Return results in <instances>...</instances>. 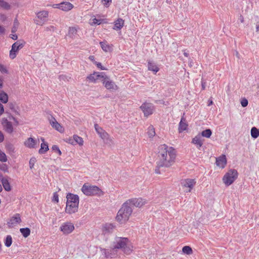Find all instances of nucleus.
<instances>
[{
    "label": "nucleus",
    "mask_w": 259,
    "mask_h": 259,
    "mask_svg": "<svg viewBox=\"0 0 259 259\" xmlns=\"http://www.w3.org/2000/svg\"><path fill=\"white\" fill-rule=\"evenodd\" d=\"M21 222L20 215L16 213L10 218L7 224L9 228H12Z\"/></svg>",
    "instance_id": "nucleus-14"
},
{
    "label": "nucleus",
    "mask_w": 259,
    "mask_h": 259,
    "mask_svg": "<svg viewBox=\"0 0 259 259\" xmlns=\"http://www.w3.org/2000/svg\"><path fill=\"white\" fill-rule=\"evenodd\" d=\"M36 144V140L32 138H28L27 140L24 142L25 146L29 148H35Z\"/></svg>",
    "instance_id": "nucleus-27"
},
{
    "label": "nucleus",
    "mask_w": 259,
    "mask_h": 259,
    "mask_svg": "<svg viewBox=\"0 0 259 259\" xmlns=\"http://www.w3.org/2000/svg\"><path fill=\"white\" fill-rule=\"evenodd\" d=\"M0 71L3 73H7L8 72L6 67L3 65H0Z\"/></svg>",
    "instance_id": "nucleus-44"
},
{
    "label": "nucleus",
    "mask_w": 259,
    "mask_h": 259,
    "mask_svg": "<svg viewBox=\"0 0 259 259\" xmlns=\"http://www.w3.org/2000/svg\"><path fill=\"white\" fill-rule=\"evenodd\" d=\"M100 44L104 51L108 52L111 51V47L107 43L105 42H100Z\"/></svg>",
    "instance_id": "nucleus-32"
},
{
    "label": "nucleus",
    "mask_w": 259,
    "mask_h": 259,
    "mask_svg": "<svg viewBox=\"0 0 259 259\" xmlns=\"http://www.w3.org/2000/svg\"><path fill=\"white\" fill-rule=\"evenodd\" d=\"M124 21L122 19H121V18L117 19L114 22V27L113 28V29H114L115 30H121L124 25Z\"/></svg>",
    "instance_id": "nucleus-22"
},
{
    "label": "nucleus",
    "mask_w": 259,
    "mask_h": 259,
    "mask_svg": "<svg viewBox=\"0 0 259 259\" xmlns=\"http://www.w3.org/2000/svg\"><path fill=\"white\" fill-rule=\"evenodd\" d=\"M238 172L235 169H231L225 174L223 178V181L226 186L231 185L237 178Z\"/></svg>",
    "instance_id": "nucleus-4"
},
{
    "label": "nucleus",
    "mask_w": 259,
    "mask_h": 259,
    "mask_svg": "<svg viewBox=\"0 0 259 259\" xmlns=\"http://www.w3.org/2000/svg\"><path fill=\"white\" fill-rule=\"evenodd\" d=\"M203 143V140L200 134H198L192 140V143L194 144L197 149H200L202 147Z\"/></svg>",
    "instance_id": "nucleus-19"
},
{
    "label": "nucleus",
    "mask_w": 259,
    "mask_h": 259,
    "mask_svg": "<svg viewBox=\"0 0 259 259\" xmlns=\"http://www.w3.org/2000/svg\"><path fill=\"white\" fill-rule=\"evenodd\" d=\"M78 29V27H70L68 29V35L72 38L76 37Z\"/></svg>",
    "instance_id": "nucleus-23"
},
{
    "label": "nucleus",
    "mask_w": 259,
    "mask_h": 259,
    "mask_svg": "<svg viewBox=\"0 0 259 259\" xmlns=\"http://www.w3.org/2000/svg\"><path fill=\"white\" fill-rule=\"evenodd\" d=\"M3 86V79L0 78V88H2Z\"/></svg>",
    "instance_id": "nucleus-60"
},
{
    "label": "nucleus",
    "mask_w": 259,
    "mask_h": 259,
    "mask_svg": "<svg viewBox=\"0 0 259 259\" xmlns=\"http://www.w3.org/2000/svg\"><path fill=\"white\" fill-rule=\"evenodd\" d=\"M212 104H213V102H212V100H209L208 101V106L211 105Z\"/></svg>",
    "instance_id": "nucleus-63"
},
{
    "label": "nucleus",
    "mask_w": 259,
    "mask_h": 259,
    "mask_svg": "<svg viewBox=\"0 0 259 259\" xmlns=\"http://www.w3.org/2000/svg\"><path fill=\"white\" fill-rule=\"evenodd\" d=\"M67 202L65 211L69 214H72L78 210L79 197L77 195L68 193L66 196Z\"/></svg>",
    "instance_id": "nucleus-2"
},
{
    "label": "nucleus",
    "mask_w": 259,
    "mask_h": 259,
    "mask_svg": "<svg viewBox=\"0 0 259 259\" xmlns=\"http://www.w3.org/2000/svg\"><path fill=\"white\" fill-rule=\"evenodd\" d=\"M0 161L2 162H6L7 161L6 154L1 151H0Z\"/></svg>",
    "instance_id": "nucleus-40"
},
{
    "label": "nucleus",
    "mask_w": 259,
    "mask_h": 259,
    "mask_svg": "<svg viewBox=\"0 0 259 259\" xmlns=\"http://www.w3.org/2000/svg\"><path fill=\"white\" fill-rule=\"evenodd\" d=\"M12 243V238L11 236L8 235L5 241V245L7 247H10Z\"/></svg>",
    "instance_id": "nucleus-37"
},
{
    "label": "nucleus",
    "mask_w": 259,
    "mask_h": 259,
    "mask_svg": "<svg viewBox=\"0 0 259 259\" xmlns=\"http://www.w3.org/2000/svg\"><path fill=\"white\" fill-rule=\"evenodd\" d=\"M23 47V45L19 41H16L14 43L12 46L11 50L10 51L9 56L12 59H14L16 58L18 52L22 49Z\"/></svg>",
    "instance_id": "nucleus-9"
},
{
    "label": "nucleus",
    "mask_w": 259,
    "mask_h": 259,
    "mask_svg": "<svg viewBox=\"0 0 259 259\" xmlns=\"http://www.w3.org/2000/svg\"><path fill=\"white\" fill-rule=\"evenodd\" d=\"M212 134V132L210 129H206L205 130L203 131L200 135L201 137H205L207 138H209L210 137Z\"/></svg>",
    "instance_id": "nucleus-34"
},
{
    "label": "nucleus",
    "mask_w": 259,
    "mask_h": 259,
    "mask_svg": "<svg viewBox=\"0 0 259 259\" xmlns=\"http://www.w3.org/2000/svg\"><path fill=\"white\" fill-rule=\"evenodd\" d=\"M65 78V76L63 75L60 76V79H64Z\"/></svg>",
    "instance_id": "nucleus-64"
},
{
    "label": "nucleus",
    "mask_w": 259,
    "mask_h": 259,
    "mask_svg": "<svg viewBox=\"0 0 259 259\" xmlns=\"http://www.w3.org/2000/svg\"><path fill=\"white\" fill-rule=\"evenodd\" d=\"M160 167H158V165L157 164V167H156V168L155 169V173H156L157 174H160V170H159V168Z\"/></svg>",
    "instance_id": "nucleus-57"
},
{
    "label": "nucleus",
    "mask_w": 259,
    "mask_h": 259,
    "mask_svg": "<svg viewBox=\"0 0 259 259\" xmlns=\"http://www.w3.org/2000/svg\"><path fill=\"white\" fill-rule=\"evenodd\" d=\"M147 133L150 138H153L155 136V129L152 125H150L149 126L148 128Z\"/></svg>",
    "instance_id": "nucleus-36"
},
{
    "label": "nucleus",
    "mask_w": 259,
    "mask_h": 259,
    "mask_svg": "<svg viewBox=\"0 0 259 259\" xmlns=\"http://www.w3.org/2000/svg\"><path fill=\"white\" fill-rule=\"evenodd\" d=\"M158 161L157 164L158 167H169L175 162L176 153L175 150L165 144L161 145L158 147Z\"/></svg>",
    "instance_id": "nucleus-1"
},
{
    "label": "nucleus",
    "mask_w": 259,
    "mask_h": 259,
    "mask_svg": "<svg viewBox=\"0 0 259 259\" xmlns=\"http://www.w3.org/2000/svg\"><path fill=\"white\" fill-rule=\"evenodd\" d=\"M115 226L113 224H105L102 227V232L104 235H108L112 233L114 229Z\"/></svg>",
    "instance_id": "nucleus-17"
},
{
    "label": "nucleus",
    "mask_w": 259,
    "mask_h": 259,
    "mask_svg": "<svg viewBox=\"0 0 259 259\" xmlns=\"http://www.w3.org/2000/svg\"><path fill=\"white\" fill-rule=\"evenodd\" d=\"M126 202L130 206V207L135 206L136 207H140L145 203V201L141 198L129 199Z\"/></svg>",
    "instance_id": "nucleus-13"
},
{
    "label": "nucleus",
    "mask_w": 259,
    "mask_h": 259,
    "mask_svg": "<svg viewBox=\"0 0 259 259\" xmlns=\"http://www.w3.org/2000/svg\"><path fill=\"white\" fill-rule=\"evenodd\" d=\"M102 81L107 89L112 90H116L117 89V86L113 81L109 79L105 74L104 78H103Z\"/></svg>",
    "instance_id": "nucleus-12"
},
{
    "label": "nucleus",
    "mask_w": 259,
    "mask_h": 259,
    "mask_svg": "<svg viewBox=\"0 0 259 259\" xmlns=\"http://www.w3.org/2000/svg\"><path fill=\"white\" fill-rule=\"evenodd\" d=\"M182 251L187 254H191L192 253V248L189 246H185L183 247Z\"/></svg>",
    "instance_id": "nucleus-38"
},
{
    "label": "nucleus",
    "mask_w": 259,
    "mask_h": 259,
    "mask_svg": "<svg viewBox=\"0 0 259 259\" xmlns=\"http://www.w3.org/2000/svg\"><path fill=\"white\" fill-rule=\"evenodd\" d=\"M36 162V159L34 157L31 158L29 160V167L30 169H32L34 165Z\"/></svg>",
    "instance_id": "nucleus-42"
},
{
    "label": "nucleus",
    "mask_w": 259,
    "mask_h": 259,
    "mask_svg": "<svg viewBox=\"0 0 259 259\" xmlns=\"http://www.w3.org/2000/svg\"><path fill=\"white\" fill-rule=\"evenodd\" d=\"M103 21V19H98L95 18L92 20V22H91L90 23L92 25H96V24L100 25V24H101L102 23Z\"/></svg>",
    "instance_id": "nucleus-39"
},
{
    "label": "nucleus",
    "mask_w": 259,
    "mask_h": 259,
    "mask_svg": "<svg viewBox=\"0 0 259 259\" xmlns=\"http://www.w3.org/2000/svg\"><path fill=\"white\" fill-rule=\"evenodd\" d=\"M20 232L25 238L27 237L30 234V230L28 228H21Z\"/></svg>",
    "instance_id": "nucleus-30"
},
{
    "label": "nucleus",
    "mask_w": 259,
    "mask_h": 259,
    "mask_svg": "<svg viewBox=\"0 0 259 259\" xmlns=\"http://www.w3.org/2000/svg\"><path fill=\"white\" fill-rule=\"evenodd\" d=\"M2 124L7 133L11 134L13 132L12 124L7 118H4L2 119Z\"/></svg>",
    "instance_id": "nucleus-18"
},
{
    "label": "nucleus",
    "mask_w": 259,
    "mask_h": 259,
    "mask_svg": "<svg viewBox=\"0 0 259 259\" xmlns=\"http://www.w3.org/2000/svg\"><path fill=\"white\" fill-rule=\"evenodd\" d=\"M201 85L202 90H204L205 89L206 82L204 81L203 79H202L201 81Z\"/></svg>",
    "instance_id": "nucleus-54"
},
{
    "label": "nucleus",
    "mask_w": 259,
    "mask_h": 259,
    "mask_svg": "<svg viewBox=\"0 0 259 259\" xmlns=\"http://www.w3.org/2000/svg\"><path fill=\"white\" fill-rule=\"evenodd\" d=\"M251 136L253 139H256L259 136V130L255 127H252L251 129Z\"/></svg>",
    "instance_id": "nucleus-31"
},
{
    "label": "nucleus",
    "mask_w": 259,
    "mask_h": 259,
    "mask_svg": "<svg viewBox=\"0 0 259 259\" xmlns=\"http://www.w3.org/2000/svg\"><path fill=\"white\" fill-rule=\"evenodd\" d=\"M49 13L47 11H42L36 13V16L39 20H36L37 25H41L47 20Z\"/></svg>",
    "instance_id": "nucleus-11"
},
{
    "label": "nucleus",
    "mask_w": 259,
    "mask_h": 259,
    "mask_svg": "<svg viewBox=\"0 0 259 259\" xmlns=\"http://www.w3.org/2000/svg\"><path fill=\"white\" fill-rule=\"evenodd\" d=\"M50 124L51 126L58 132L62 133L64 131L63 127L59 123L56 119L53 116H51L49 118Z\"/></svg>",
    "instance_id": "nucleus-16"
},
{
    "label": "nucleus",
    "mask_w": 259,
    "mask_h": 259,
    "mask_svg": "<svg viewBox=\"0 0 259 259\" xmlns=\"http://www.w3.org/2000/svg\"><path fill=\"white\" fill-rule=\"evenodd\" d=\"M5 31V28L3 26L0 25V35L4 34Z\"/></svg>",
    "instance_id": "nucleus-49"
},
{
    "label": "nucleus",
    "mask_w": 259,
    "mask_h": 259,
    "mask_svg": "<svg viewBox=\"0 0 259 259\" xmlns=\"http://www.w3.org/2000/svg\"><path fill=\"white\" fill-rule=\"evenodd\" d=\"M4 112V108L3 105L0 103V115H2Z\"/></svg>",
    "instance_id": "nucleus-51"
},
{
    "label": "nucleus",
    "mask_w": 259,
    "mask_h": 259,
    "mask_svg": "<svg viewBox=\"0 0 259 259\" xmlns=\"http://www.w3.org/2000/svg\"><path fill=\"white\" fill-rule=\"evenodd\" d=\"M16 31V28L15 27H13L12 29V32L15 33Z\"/></svg>",
    "instance_id": "nucleus-62"
},
{
    "label": "nucleus",
    "mask_w": 259,
    "mask_h": 259,
    "mask_svg": "<svg viewBox=\"0 0 259 259\" xmlns=\"http://www.w3.org/2000/svg\"><path fill=\"white\" fill-rule=\"evenodd\" d=\"M66 142L71 145H74L75 143H74V136H73L72 138H69L67 139L66 140Z\"/></svg>",
    "instance_id": "nucleus-45"
},
{
    "label": "nucleus",
    "mask_w": 259,
    "mask_h": 259,
    "mask_svg": "<svg viewBox=\"0 0 259 259\" xmlns=\"http://www.w3.org/2000/svg\"><path fill=\"white\" fill-rule=\"evenodd\" d=\"M73 8V6L72 4L69 2H62L61 3V8L60 10L63 11H68L71 10Z\"/></svg>",
    "instance_id": "nucleus-25"
},
{
    "label": "nucleus",
    "mask_w": 259,
    "mask_h": 259,
    "mask_svg": "<svg viewBox=\"0 0 259 259\" xmlns=\"http://www.w3.org/2000/svg\"><path fill=\"white\" fill-rule=\"evenodd\" d=\"M4 140V136L3 133L0 131V142H2Z\"/></svg>",
    "instance_id": "nucleus-55"
},
{
    "label": "nucleus",
    "mask_w": 259,
    "mask_h": 259,
    "mask_svg": "<svg viewBox=\"0 0 259 259\" xmlns=\"http://www.w3.org/2000/svg\"><path fill=\"white\" fill-rule=\"evenodd\" d=\"M128 241L127 238L117 237L113 242V247L114 248L123 249L125 251V247Z\"/></svg>",
    "instance_id": "nucleus-6"
},
{
    "label": "nucleus",
    "mask_w": 259,
    "mask_h": 259,
    "mask_svg": "<svg viewBox=\"0 0 259 259\" xmlns=\"http://www.w3.org/2000/svg\"><path fill=\"white\" fill-rule=\"evenodd\" d=\"M89 59H90V60H91V61H94V59H95V57H94V56H90L89 57Z\"/></svg>",
    "instance_id": "nucleus-61"
},
{
    "label": "nucleus",
    "mask_w": 259,
    "mask_h": 259,
    "mask_svg": "<svg viewBox=\"0 0 259 259\" xmlns=\"http://www.w3.org/2000/svg\"><path fill=\"white\" fill-rule=\"evenodd\" d=\"M0 169L6 172H7L8 171V166L6 164H3L0 166Z\"/></svg>",
    "instance_id": "nucleus-46"
},
{
    "label": "nucleus",
    "mask_w": 259,
    "mask_h": 259,
    "mask_svg": "<svg viewBox=\"0 0 259 259\" xmlns=\"http://www.w3.org/2000/svg\"><path fill=\"white\" fill-rule=\"evenodd\" d=\"M248 101L245 98H243L241 100V106L243 107H245L247 106L248 105Z\"/></svg>",
    "instance_id": "nucleus-43"
},
{
    "label": "nucleus",
    "mask_w": 259,
    "mask_h": 259,
    "mask_svg": "<svg viewBox=\"0 0 259 259\" xmlns=\"http://www.w3.org/2000/svg\"><path fill=\"white\" fill-rule=\"evenodd\" d=\"M52 7L54 8H58L60 9L61 8V3L58 4H54L52 5Z\"/></svg>",
    "instance_id": "nucleus-53"
},
{
    "label": "nucleus",
    "mask_w": 259,
    "mask_h": 259,
    "mask_svg": "<svg viewBox=\"0 0 259 259\" xmlns=\"http://www.w3.org/2000/svg\"><path fill=\"white\" fill-rule=\"evenodd\" d=\"M95 64L97 65L98 68H100L101 70H106V68L102 66L101 63L95 62Z\"/></svg>",
    "instance_id": "nucleus-48"
},
{
    "label": "nucleus",
    "mask_w": 259,
    "mask_h": 259,
    "mask_svg": "<svg viewBox=\"0 0 259 259\" xmlns=\"http://www.w3.org/2000/svg\"><path fill=\"white\" fill-rule=\"evenodd\" d=\"M52 201L55 203H58L59 202V195L57 192H54L53 193Z\"/></svg>",
    "instance_id": "nucleus-41"
},
{
    "label": "nucleus",
    "mask_w": 259,
    "mask_h": 259,
    "mask_svg": "<svg viewBox=\"0 0 259 259\" xmlns=\"http://www.w3.org/2000/svg\"><path fill=\"white\" fill-rule=\"evenodd\" d=\"M111 1L112 0H102V1L104 2L103 5L106 7H108L109 6L110 3H111Z\"/></svg>",
    "instance_id": "nucleus-47"
},
{
    "label": "nucleus",
    "mask_w": 259,
    "mask_h": 259,
    "mask_svg": "<svg viewBox=\"0 0 259 259\" xmlns=\"http://www.w3.org/2000/svg\"><path fill=\"white\" fill-rule=\"evenodd\" d=\"M148 68L149 70L152 71L155 73L159 71V68L156 64L151 61H149L148 62Z\"/></svg>",
    "instance_id": "nucleus-28"
},
{
    "label": "nucleus",
    "mask_w": 259,
    "mask_h": 259,
    "mask_svg": "<svg viewBox=\"0 0 259 259\" xmlns=\"http://www.w3.org/2000/svg\"><path fill=\"white\" fill-rule=\"evenodd\" d=\"M81 191L84 194L87 196L99 195L101 190L96 186H91L84 184L81 188Z\"/></svg>",
    "instance_id": "nucleus-5"
},
{
    "label": "nucleus",
    "mask_w": 259,
    "mask_h": 259,
    "mask_svg": "<svg viewBox=\"0 0 259 259\" xmlns=\"http://www.w3.org/2000/svg\"><path fill=\"white\" fill-rule=\"evenodd\" d=\"M60 229L64 234H69L74 230V226L72 223L67 222L63 223Z\"/></svg>",
    "instance_id": "nucleus-10"
},
{
    "label": "nucleus",
    "mask_w": 259,
    "mask_h": 259,
    "mask_svg": "<svg viewBox=\"0 0 259 259\" xmlns=\"http://www.w3.org/2000/svg\"><path fill=\"white\" fill-rule=\"evenodd\" d=\"M0 101L3 103H7L8 101V96L4 92L0 93Z\"/></svg>",
    "instance_id": "nucleus-33"
},
{
    "label": "nucleus",
    "mask_w": 259,
    "mask_h": 259,
    "mask_svg": "<svg viewBox=\"0 0 259 259\" xmlns=\"http://www.w3.org/2000/svg\"><path fill=\"white\" fill-rule=\"evenodd\" d=\"M184 55L186 57H188L189 56V53L188 52H186L185 50L184 51Z\"/></svg>",
    "instance_id": "nucleus-59"
},
{
    "label": "nucleus",
    "mask_w": 259,
    "mask_h": 259,
    "mask_svg": "<svg viewBox=\"0 0 259 259\" xmlns=\"http://www.w3.org/2000/svg\"><path fill=\"white\" fill-rule=\"evenodd\" d=\"M133 211L131 207L125 202L118 210L116 220L120 224L125 223L128 219Z\"/></svg>",
    "instance_id": "nucleus-3"
},
{
    "label": "nucleus",
    "mask_w": 259,
    "mask_h": 259,
    "mask_svg": "<svg viewBox=\"0 0 259 259\" xmlns=\"http://www.w3.org/2000/svg\"><path fill=\"white\" fill-rule=\"evenodd\" d=\"M2 183L4 189L7 191H10L11 190V187L9 182L8 179L7 178L2 179Z\"/></svg>",
    "instance_id": "nucleus-29"
},
{
    "label": "nucleus",
    "mask_w": 259,
    "mask_h": 259,
    "mask_svg": "<svg viewBox=\"0 0 259 259\" xmlns=\"http://www.w3.org/2000/svg\"><path fill=\"white\" fill-rule=\"evenodd\" d=\"M10 37L12 39H13V40H16L17 39V38H18V36L15 34H12L10 35Z\"/></svg>",
    "instance_id": "nucleus-56"
},
{
    "label": "nucleus",
    "mask_w": 259,
    "mask_h": 259,
    "mask_svg": "<svg viewBox=\"0 0 259 259\" xmlns=\"http://www.w3.org/2000/svg\"><path fill=\"white\" fill-rule=\"evenodd\" d=\"M227 163V159L225 155L219 157L216 159V164L221 168H224Z\"/></svg>",
    "instance_id": "nucleus-21"
},
{
    "label": "nucleus",
    "mask_w": 259,
    "mask_h": 259,
    "mask_svg": "<svg viewBox=\"0 0 259 259\" xmlns=\"http://www.w3.org/2000/svg\"><path fill=\"white\" fill-rule=\"evenodd\" d=\"M52 149L53 151H55L56 152H57L59 150L58 146L57 145H53L52 147Z\"/></svg>",
    "instance_id": "nucleus-52"
},
{
    "label": "nucleus",
    "mask_w": 259,
    "mask_h": 259,
    "mask_svg": "<svg viewBox=\"0 0 259 259\" xmlns=\"http://www.w3.org/2000/svg\"><path fill=\"white\" fill-rule=\"evenodd\" d=\"M104 72H94L87 77V79L92 82H96L98 79L104 78Z\"/></svg>",
    "instance_id": "nucleus-15"
},
{
    "label": "nucleus",
    "mask_w": 259,
    "mask_h": 259,
    "mask_svg": "<svg viewBox=\"0 0 259 259\" xmlns=\"http://www.w3.org/2000/svg\"><path fill=\"white\" fill-rule=\"evenodd\" d=\"M188 127V124L186 123V119L184 117H182L179 124V131L182 133L186 130Z\"/></svg>",
    "instance_id": "nucleus-26"
},
{
    "label": "nucleus",
    "mask_w": 259,
    "mask_h": 259,
    "mask_svg": "<svg viewBox=\"0 0 259 259\" xmlns=\"http://www.w3.org/2000/svg\"><path fill=\"white\" fill-rule=\"evenodd\" d=\"M141 109L144 113V116L148 117L151 115L155 109L153 104L149 103H144L140 106Z\"/></svg>",
    "instance_id": "nucleus-8"
},
{
    "label": "nucleus",
    "mask_w": 259,
    "mask_h": 259,
    "mask_svg": "<svg viewBox=\"0 0 259 259\" xmlns=\"http://www.w3.org/2000/svg\"><path fill=\"white\" fill-rule=\"evenodd\" d=\"M196 182L195 179H187L185 180L184 186L189 188L188 192H191L194 186L195 185Z\"/></svg>",
    "instance_id": "nucleus-20"
},
{
    "label": "nucleus",
    "mask_w": 259,
    "mask_h": 259,
    "mask_svg": "<svg viewBox=\"0 0 259 259\" xmlns=\"http://www.w3.org/2000/svg\"><path fill=\"white\" fill-rule=\"evenodd\" d=\"M5 6L7 9H10V5L7 3H5Z\"/></svg>",
    "instance_id": "nucleus-58"
},
{
    "label": "nucleus",
    "mask_w": 259,
    "mask_h": 259,
    "mask_svg": "<svg viewBox=\"0 0 259 259\" xmlns=\"http://www.w3.org/2000/svg\"><path fill=\"white\" fill-rule=\"evenodd\" d=\"M9 107L12 110H15V104L13 103H8Z\"/></svg>",
    "instance_id": "nucleus-50"
},
{
    "label": "nucleus",
    "mask_w": 259,
    "mask_h": 259,
    "mask_svg": "<svg viewBox=\"0 0 259 259\" xmlns=\"http://www.w3.org/2000/svg\"><path fill=\"white\" fill-rule=\"evenodd\" d=\"M73 136H74L75 145L76 144H78L80 146L83 145V140L82 138L78 136L77 135H74Z\"/></svg>",
    "instance_id": "nucleus-35"
},
{
    "label": "nucleus",
    "mask_w": 259,
    "mask_h": 259,
    "mask_svg": "<svg viewBox=\"0 0 259 259\" xmlns=\"http://www.w3.org/2000/svg\"><path fill=\"white\" fill-rule=\"evenodd\" d=\"M95 128L96 132L105 143H110L111 142L112 140L110 139L108 134L102 128L100 127L97 124H95Z\"/></svg>",
    "instance_id": "nucleus-7"
},
{
    "label": "nucleus",
    "mask_w": 259,
    "mask_h": 259,
    "mask_svg": "<svg viewBox=\"0 0 259 259\" xmlns=\"http://www.w3.org/2000/svg\"><path fill=\"white\" fill-rule=\"evenodd\" d=\"M41 140L42 143L40 145V148L39 149L38 152L39 154H42L45 153L49 150V146L48 143L45 142V139L44 138H41Z\"/></svg>",
    "instance_id": "nucleus-24"
}]
</instances>
